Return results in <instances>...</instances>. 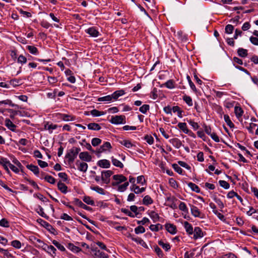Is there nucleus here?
I'll use <instances>...</instances> for the list:
<instances>
[{"instance_id":"a211bd4d","label":"nucleus","mask_w":258,"mask_h":258,"mask_svg":"<svg viewBox=\"0 0 258 258\" xmlns=\"http://www.w3.org/2000/svg\"><path fill=\"white\" fill-rule=\"evenodd\" d=\"M183 226L186 233L189 235H192L194 233L193 227L191 224L187 221H185L183 223Z\"/></svg>"},{"instance_id":"b1692460","label":"nucleus","mask_w":258,"mask_h":258,"mask_svg":"<svg viewBox=\"0 0 258 258\" xmlns=\"http://www.w3.org/2000/svg\"><path fill=\"white\" fill-rule=\"evenodd\" d=\"M26 167L32 172H33L34 174L38 176L39 173V169L37 166L34 165L33 164H28L26 166Z\"/></svg>"},{"instance_id":"de8ad7c7","label":"nucleus","mask_w":258,"mask_h":258,"mask_svg":"<svg viewBox=\"0 0 258 258\" xmlns=\"http://www.w3.org/2000/svg\"><path fill=\"white\" fill-rule=\"evenodd\" d=\"M163 85L165 86L166 88L172 89L175 88L174 86V82L173 80H169L166 83H165Z\"/></svg>"},{"instance_id":"4c0bfd02","label":"nucleus","mask_w":258,"mask_h":258,"mask_svg":"<svg viewBox=\"0 0 258 258\" xmlns=\"http://www.w3.org/2000/svg\"><path fill=\"white\" fill-rule=\"evenodd\" d=\"M151 218L153 220L154 222H156L159 220V216L158 213L155 211H151L149 214Z\"/></svg>"},{"instance_id":"412c9836","label":"nucleus","mask_w":258,"mask_h":258,"mask_svg":"<svg viewBox=\"0 0 258 258\" xmlns=\"http://www.w3.org/2000/svg\"><path fill=\"white\" fill-rule=\"evenodd\" d=\"M190 210L191 214L195 217H201V212L199 209L194 205H190Z\"/></svg>"},{"instance_id":"72a5a7b5","label":"nucleus","mask_w":258,"mask_h":258,"mask_svg":"<svg viewBox=\"0 0 258 258\" xmlns=\"http://www.w3.org/2000/svg\"><path fill=\"white\" fill-rule=\"evenodd\" d=\"M111 161L113 165L116 167H119L120 168H123V164L118 160L114 158L113 157H111Z\"/></svg>"},{"instance_id":"13d9d810","label":"nucleus","mask_w":258,"mask_h":258,"mask_svg":"<svg viewBox=\"0 0 258 258\" xmlns=\"http://www.w3.org/2000/svg\"><path fill=\"white\" fill-rule=\"evenodd\" d=\"M150 109V106L148 104H144L141 106L139 111L144 114H146Z\"/></svg>"},{"instance_id":"aec40b11","label":"nucleus","mask_w":258,"mask_h":258,"mask_svg":"<svg viewBox=\"0 0 258 258\" xmlns=\"http://www.w3.org/2000/svg\"><path fill=\"white\" fill-rule=\"evenodd\" d=\"M166 230L171 234H175L177 232L176 226L172 224H166L165 225Z\"/></svg>"},{"instance_id":"5fc2aeb1","label":"nucleus","mask_w":258,"mask_h":258,"mask_svg":"<svg viewBox=\"0 0 258 258\" xmlns=\"http://www.w3.org/2000/svg\"><path fill=\"white\" fill-rule=\"evenodd\" d=\"M120 143L127 148H131L134 146L131 141L126 140H124L120 141Z\"/></svg>"},{"instance_id":"6ab92c4d","label":"nucleus","mask_w":258,"mask_h":258,"mask_svg":"<svg viewBox=\"0 0 258 258\" xmlns=\"http://www.w3.org/2000/svg\"><path fill=\"white\" fill-rule=\"evenodd\" d=\"M124 94V90L123 89H121L115 91L111 95L112 100H116L119 97L123 95Z\"/></svg>"},{"instance_id":"37998d69","label":"nucleus","mask_w":258,"mask_h":258,"mask_svg":"<svg viewBox=\"0 0 258 258\" xmlns=\"http://www.w3.org/2000/svg\"><path fill=\"white\" fill-rule=\"evenodd\" d=\"M149 228L151 231L157 232L162 229L163 226L160 224H157L156 225H151Z\"/></svg>"},{"instance_id":"680f3d73","label":"nucleus","mask_w":258,"mask_h":258,"mask_svg":"<svg viewBox=\"0 0 258 258\" xmlns=\"http://www.w3.org/2000/svg\"><path fill=\"white\" fill-rule=\"evenodd\" d=\"M186 78H187V80L188 81V84H189V85L190 88L192 90V91L194 92H197V90L196 89V87L195 85H194V84L193 83V82L191 81L190 77L189 76H187Z\"/></svg>"},{"instance_id":"393cba45","label":"nucleus","mask_w":258,"mask_h":258,"mask_svg":"<svg viewBox=\"0 0 258 258\" xmlns=\"http://www.w3.org/2000/svg\"><path fill=\"white\" fill-rule=\"evenodd\" d=\"M127 237L131 238L133 241H135L142 246H143V244H145V241L142 239L138 237H135L131 234H129Z\"/></svg>"},{"instance_id":"bf43d9fd","label":"nucleus","mask_w":258,"mask_h":258,"mask_svg":"<svg viewBox=\"0 0 258 258\" xmlns=\"http://www.w3.org/2000/svg\"><path fill=\"white\" fill-rule=\"evenodd\" d=\"M129 183L128 182H124V183L121 185H120L118 186V191H120V192H123L124 191H125L126 188H127V187L128 186Z\"/></svg>"},{"instance_id":"f03ea898","label":"nucleus","mask_w":258,"mask_h":258,"mask_svg":"<svg viewBox=\"0 0 258 258\" xmlns=\"http://www.w3.org/2000/svg\"><path fill=\"white\" fill-rule=\"evenodd\" d=\"M29 241L35 245V246L37 248H42L43 249L44 245H46V244L41 239L37 238L34 236H31L29 237Z\"/></svg>"},{"instance_id":"338daca9","label":"nucleus","mask_w":258,"mask_h":258,"mask_svg":"<svg viewBox=\"0 0 258 258\" xmlns=\"http://www.w3.org/2000/svg\"><path fill=\"white\" fill-rule=\"evenodd\" d=\"M2 253L4 255V258L13 257V255L9 252L8 249H4Z\"/></svg>"},{"instance_id":"603ef678","label":"nucleus","mask_w":258,"mask_h":258,"mask_svg":"<svg viewBox=\"0 0 258 258\" xmlns=\"http://www.w3.org/2000/svg\"><path fill=\"white\" fill-rule=\"evenodd\" d=\"M90 113L93 116H99L105 114L103 111H100L97 109H93L90 111Z\"/></svg>"},{"instance_id":"f3484780","label":"nucleus","mask_w":258,"mask_h":258,"mask_svg":"<svg viewBox=\"0 0 258 258\" xmlns=\"http://www.w3.org/2000/svg\"><path fill=\"white\" fill-rule=\"evenodd\" d=\"M169 141L176 149H179L183 146L181 141L178 138H173Z\"/></svg>"},{"instance_id":"5701e85b","label":"nucleus","mask_w":258,"mask_h":258,"mask_svg":"<svg viewBox=\"0 0 258 258\" xmlns=\"http://www.w3.org/2000/svg\"><path fill=\"white\" fill-rule=\"evenodd\" d=\"M5 125L11 131L14 132L16 130L17 126L14 124L12 121L8 118L5 120Z\"/></svg>"},{"instance_id":"473e14b6","label":"nucleus","mask_w":258,"mask_h":258,"mask_svg":"<svg viewBox=\"0 0 258 258\" xmlns=\"http://www.w3.org/2000/svg\"><path fill=\"white\" fill-rule=\"evenodd\" d=\"M26 48L32 54L37 55L39 53L38 49L34 46L28 45L26 46Z\"/></svg>"},{"instance_id":"f8f14e48","label":"nucleus","mask_w":258,"mask_h":258,"mask_svg":"<svg viewBox=\"0 0 258 258\" xmlns=\"http://www.w3.org/2000/svg\"><path fill=\"white\" fill-rule=\"evenodd\" d=\"M79 158L85 162H90L92 160V156L88 152H82L79 154Z\"/></svg>"},{"instance_id":"e2e57ef3","label":"nucleus","mask_w":258,"mask_h":258,"mask_svg":"<svg viewBox=\"0 0 258 258\" xmlns=\"http://www.w3.org/2000/svg\"><path fill=\"white\" fill-rule=\"evenodd\" d=\"M101 142L102 141L100 139L94 138L92 139L91 144L93 146L96 147L100 145L101 143Z\"/></svg>"},{"instance_id":"f704fd0d","label":"nucleus","mask_w":258,"mask_h":258,"mask_svg":"<svg viewBox=\"0 0 258 258\" xmlns=\"http://www.w3.org/2000/svg\"><path fill=\"white\" fill-rule=\"evenodd\" d=\"M234 112L236 117L239 118L242 116L243 111L240 107L236 106L234 107Z\"/></svg>"},{"instance_id":"423d86ee","label":"nucleus","mask_w":258,"mask_h":258,"mask_svg":"<svg viewBox=\"0 0 258 258\" xmlns=\"http://www.w3.org/2000/svg\"><path fill=\"white\" fill-rule=\"evenodd\" d=\"M37 222L41 224V225L44 227L51 233H54V232L55 231V229L49 223L42 220V219H37Z\"/></svg>"},{"instance_id":"9d476101","label":"nucleus","mask_w":258,"mask_h":258,"mask_svg":"<svg viewBox=\"0 0 258 258\" xmlns=\"http://www.w3.org/2000/svg\"><path fill=\"white\" fill-rule=\"evenodd\" d=\"M76 164L77 166L78 169L84 173L86 172L88 169V164L85 162H81L79 160H77L76 162Z\"/></svg>"},{"instance_id":"0eeeda50","label":"nucleus","mask_w":258,"mask_h":258,"mask_svg":"<svg viewBox=\"0 0 258 258\" xmlns=\"http://www.w3.org/2000/svg\"><path fill=\"white\" fill-rule=\"evenodd\" d=\"M43 250H44L45 252L48 253L49 255H50L53 257H54L56 255V248L52 245H44L43 248Z\"/></svg>"},{"instance_id":"4be33fe9","label":"nucleus","mask_w":258,"mask_h":258,"mask_svg":"<svg viewBox=\"0 0 258 258\" xmlns=\"http://www.w3.org/2000/svg\"><path fill=\"white\" fill-rule=\"evenodd\" d=\"M92 254L94 258H101L104 252L98 249L97 248H93L91 250Z\"/></svg>"},{"instance_id":"ea45409f","label":"nucleus","mask_w":258,"mask_h":258,"mask_svg":"<svg viewBox=\"0 0 258 258\" xmlns=\"http://www.w3.org/2000/svg\"><path fill=\"white\" fill-rule=\"evenodd\" d=\"M97 101L99 102H109L112 101L111 95H107L105 96L99 97L97 99Z\"/></svg>"},{"instance_id":"9b49d317","label":"nucleus","mask_w":258,"mask_h":258,"mask_svg":"<svg viewBox=\"0 0 258 258\" xmlns=\"http://www.w3.org/2000/svg\"><path fill=\"white\" fill-rule=\"evenodd\" d=\"M0 164L3 166L6 172L8 174H10V171L8 168L9 167H10V161L6 158L2 157L0 158Z\"/></svg>"},{"instance_id":"58836bf2","label":"nucleus","mask_w":258,"mask_h":258,"mask_svg":"<svg viewBox=\"0 0 258 258\" xmlns=\"http://www.w3.org/2000/svg\"><path fill=\"white\" fill-rule=\"evenodd\" d=\"M90 188L92 190H94L101 195H105V191L104 190V189L101 187H100L98 186H91L90 187Z\"/></svg>"},{"instance_id":"0e129e2a","label":"nucleus","mask_w":258,"mask_h":258,"mask_svg":"<svg viewBox=\"0 0 258 258\" xmlns=\"http://www.w3.org/2000/svg\"><path fill=\"white\" fill-rule=\"evenodd\" d=\"M11 245L16 248L19 249L21 247V243L19 240H15L11 242Z\"/></svg>"},{"instance_id":"8fccbe9b","label":"nucleus","mask_w":258,"mask_h":258,"mask_svg":"<svg viewBox=\"0 0 258 258\" xmlns=\"http://www.w3.org/2000/svg\"><path fill=\"white\" fill-rule=\"evenodd\" d=\"M83 201L88 205L94 206V201L91 199V197L89 196H85L83 199Z\"/></svg>"},{"instance_id":"6e6d98bb","label":"nucleus","mask_w":258,"mask_h":258,"mask_svg":"<svg viewBox=\"0 0 258 258\" xmlns=\"http://www.w3.org/2000/svg\"><path fill=\"white\" fill-rule=\"evenodd\" d=\"M81 145L85 147L87 150L92 151V152H94L90 143L86 142L85 139L82 140V143H81Z\"/></svg>"},{"instance_id":"3c124183","label":"nucleus","mask_w":258,"mask_h":258,"mask_svg":"<svg viewBox=\"0 0 258 258\" xmlns=\"http://www.w3.org/2000/svg\"><path fill=\"white\" fill-rule=\"evenodd\" d=\"M179 165L178 164L174 163L172 165V168L174 170L177 172L178 174L182 175L183 174V170L179 166Z\"/></svg>"},{"instance_id":"49530a36","label":"nucleus","mask_w":258,"mask_h":258,"mask_svg":"<svg viewBox=\"0 0 258 258\" xmlns=\"http://www.w3.org/2000/svg\"><path fill=\"white\" fill-rule=\"evenodd\" d=\"M224 119L226 122L227 124L230 127L233 128L234 127V123L231 121L228 115L225 114L224 115Z\"/></svg>"},{"instance_id":"a18cd8bd","label":"nucleus","mask_w":258,"mask_h":258,"mask_svg":"<svg viewBox=\"0 0 258 258\" xmlns=\"http://www.w3.org/2000/svg\"><path fill=\"white\" fill-rule=\"evenodd\" d=\"M188 187H189L191 188V189L192 191H195L197 193H199L200 192V188L196 184H195L192 182H189L188 183Z\"/></svg>"},{"instance_id":"dca6fc26","label":"nucleus","mask_w":258,"mask_h":258,"mask_svg":"<svg viewBox=\"0 0 258 258\" xmlns=\"http://www.w3.org/2000/svg\"><path fill=\"white\" fill-rule=\"evenodd\" d=\"M145 189V187L140 188V187L136 184L132 185L130 187V190L136 194H141L144 192Z\"/></svg>"},{"instance_id":"69168bd1","label":"nucleus","mask_w":258,"mask_h":258,"mask_svg":"<svg viewBox=\"0 0 258 258\" xmlns=\"http://www.w3.org/2000/svg\"><path fill=\"white\" fill-rule=\"evenodd\" d=\"M219 183L220 186L225 189H228L230 187L229 183L225 180H219Z\"/></svg>"},{"instance_id":"2f4dec72","label":"nucleus","mask_w":258,"mask_h":258,"mask_svg":"<svg viewBox=\"0 0 258 258\" xmlns=\"http://www.w3.org/2000/svg\"><path fill=\"white\" fill-rule=\"evenodd\" d=\"M153 200L149 195L144 197L143 200V204L146 206H148L153 204Z\"/></svg>"},{"instance_id":"cd10ccee","label":"nucleus","mask_w":258,"mask_h":258,"mask_svg":"<svg viewBox=\"0 0 258 258\" xmlns=\"http://www.w3.org/2000/svg\"><path fill=\"white\" fill-rule=\"evenodd\" d=\"M172 111L174 113H177V116L180 117L182 118V113L183 112V111L178 106H174L172 107Z\"/></svg>"},{"instance_id":"c756f323","label":"nucleus","mask_w":258,"mask_h":258,"mask_svg":"<svg viewBox=\"0 0 258 258\" xmlns=\"http://www.w3.org/2000/svg\"><path fill=\"white\" fill-rule=\"evenodd\" d=\"M67 247L72 251L74 252H79L81 250V249L80 247L75 246L72 243H69L67 245Z\"/></svg>"},{"instance_id":"39448f33","label":"nucleus","mask_w":258,"mask_h":258,"mask_svg":"<svg viewBox=\"0 0 258 258\" xmlns=\"http://www.w3.org/2000/svg\"><path fill=\"white\" fill-rule=\"evenodd\" d=\"M56 116L58 118L65 121H74L76 119L75 116L70 114L59 113L56 114Z\"/></svg>"},{"instance_id":"c9c22d12","label":"nucleus","mask_w":258,"mask_h":258,"mask_svg":"<svg viewBox=\"0 0 258 258\" xmlns=\"http://www.w3.org/2000/svg\"><path fill=\"white\" fill-rule=\"evenodd\" d=\"M36 211L41 217L46 219L48 218V216L44 213L43 209L42 208L41 206H38V208L36 210Z\"/></svg>"},{"instance_id":"7ed1b4c3","label":"nucleus","mask_w":258,"mask_h":258,"mask_svg":"<svg viewBox=\"0 0 258 258\" xmlns=\"http://www.w3.org/2000/svg\"><path fill=\"white\" fill-rule=\"evenodd\" d=\"M113 172L111 170L103 171L101 172V180L104 183L108 184L110 182V177Z\"/></svg>"},{"instance_id":"2eb2a0df","label":"nucleus","mask_w":258,"mask_h":258,"mask_svg":"<svg viewBox=\"0 0 258 258\" xmlns=\"http://www.w3.org/2000/svg\"><path fill=\"white\" fill-rule=\"evenodd\" d=\"M74 203L78 205L79 207L83 208V209H85L87 211H91L92 210V208L90 207L87 206L85 204H84L81 201H80L79 199L75 198Z\"/></svg>"},{"instance_id":"c85d7f7f","label":"nucleus","mask_w":258,"mask_h":258,"mask_svg":"<svg viewBox=\"0 0 258 258\" xmlns=\"http://www.w3.org/2000/svg\"><path fill=\"white\" fill-rule=\"evenodd\" d=\"M88 129L93 131H99L101 129L100 125L97 123H90L87 125Z\"/></svg>"},{"instance_id":"e433bc0d","label":"nucleus","mask_w":258,"mask_h":258,"mask_svg":"<svg viewBox=\"0 0 258 258\" xmlns=\"http://www.w3.org/2000/svg\"><path fill=\"white\" fill-rule=\"evenodd\" d=\"M177 126L185 134H186V132L188 131L186 123L185 122H179L177 124Z\"/></svg>"},{"instance_id":"1a4fd4ad","label":"nucleus","mask_w":258,"mask_h":258,"mask_svg":"<svg viewBox=\"0 0 258 258\" xmlns=\"http://www.w3.org/2000/svg\"><path fill=\"white\" fill-rule=\"evenodd\" d=\"M77 155L75 154L73 151L71 149L66 154L65 158L68 159V164L71 165L76 158Z\"/></svg>"},{"instance_id":"864d4df0","label":"nucleus","mask_w":258,"mask_h":258,"mask_svg":"<svg viewBox=\"0 0 258 258\" xmlns=\"http://www.w3.org/2000/svg\"><path fill=\"white\" fill-rule=\"evenodd\" d=\"M179 209L180 210L183 211L185 213H188V208L186 207V204L184 202H180L179 205Z\"/></svg>"},{"instance_id":"a19ab883","label":"nucleus","mask_w":258,"mask_h":258,"mask_svg":"<svg viewBox=\"0 0 258 258\" xmlns=\"http://www.w3.org/2000/svg\"><path fill=\"white\" fill-rule=\"evenodd\" d=\"M2 104L9 105L12 107H15L18 108H19L18 105L13 103L12 101L9 99L0 101V105Z\"/></svg>"},{"instance_id":"ddd939ff","label":"nucleus","mask_w":258,"mask_h":258,"mask_svg":"<svg viewBox=\"0 0 258 258\" xmlns=\"http://www.w3.org/2000/svg\"><path fill=\"white\" fill-rule=\"evenodd\" d=\"M193 234V238L194 239H197L204 236V233L202 230V229L199 227H196L195 228Z\"/></svg>"},{"instance_id":"6e6552de","label":"nucleus","mask_w":258,"mask_h":258,"mask_svg":"<svg viewBox=\"0 0 258 258\" xmlns=\"http://www.w3.org/2000/svg\"><path fill=\"white\" fill-rule=\"evenodd\" d=\"M85 32L90 36L97 37L100 35V33L95 27H90L85 30Z\"/></svg>"},{"instance_id":"a878e982","label":"nucleus","mask_w":258,"mask_h":258,"mask_svg":"<svg viewBox=\"0 0 258 258\" xmlns=\"http://www.w3.org/2000/svg\"><path fill=\"white\" fill-rule=\"evenodd\" d=\"M176 200V199L174 197L170 196L166 198V201L169 202L170 203V205H169L168 206L173 209H175L177 208V206L175 203V202Z\"/></svg>"},{"instance_id":"4468645a","label":"nucleus","mask_w":258,"mask_h":258,"mask_svg":"<svg viewBox=\"0 0 258 258\" xmlns=\"http://www.w3.org/2000/svg\"><path fill=\"white\" fill-rule=\"evenodd\" d=\"M97 164L98 166L103 168H109L110 167V163L107 159H102L98 161Z\"/></svg>"},{"instance_id":"09e8293b","label":"nucleus","mask_w":258,"mask_h":258,"mask_svg":"<svg viewBox=\"0 0 258 258\" xmlns=\"http://www.w3.org/2000/svg\"><path fill=\"white\" fill-rule=\"evenodd\" d=\"M52 243L61 251H65V247L55 240H53Z\"/></svg>"},{"instance_id":"4d7b16f0","label":"nucleus","mask_w":258,"mask_h":258,"mask_svg":"<svg viewBox=\"0 0 258 258\" xmlns=\"http://www.w3.org/2000/svg\"><path fill=\"white\" fill-rule=\"evenodd\" d=\"M44 179L47 182H48L51 184H54L55 182V179L54 177H53L52 176L49 175H46L44 177Z\"/></svg>"},{"instance_id":"052dcab7","label":"nucleus","mask_w":258,"mask_h":258,"mask_svg":"<svg viewBox=\"0 0 258 258\" xmlns=\"http://www.w3.org/2000/svg\"><path fill=\"white\" fill-rule=\"evenodd\" d=\"M135 233L137 234H139L140 233H143L145 232V229L143 226H142L141 225H139V226L135 228Z\"/></svg>"},{"instance_id":"c03bdc74","label":"nucleus","mask_w":258,"mask_h":258,"mask_svg":"<svg viewBox=\"0 0 258 258\" xmlns=\"http://www.w3.org/2000/svg\"><path fill=\"white\" fill-rule=\"evenodd\" d=\"M158 244L161 246L165 251H168L171 247L168 243H164L163 241L160 240L158 241Z\"/></svg>"},{"instance_id":"7c9ffc66","label":"nucleus","mask_w":258,"mask_h":258,"mask_svg":"<svg viewBox=\"0 0 258 258\" xmlns=\"http://www.w3.org/2000/svg\"><path fill=\"white\" fill-rule=\"evenodd\" d=\"M238 55L241 57H245L248 55V51L247 49L239 48L237 50Z\"/></svg>"},{"instance_id":"79ce46f5","label":"nucleus","mask_w":258,"mask_h":258,"mask_svg":"<svg viewBox=\"0 0 258 258\" xmlns=\"http://www.w3.org/2000/svg\"><path fill=\"white\" fill-rule=\"evenodd\" d=\"M182 99L189 106H192L193 105L192 99L189 96L184 95L182 97Z\"/></svg>"},{"instance_id":"bb28decb","label":"nucleus","mask_w":258,"mask_h":258,"mask_svg":"<svg viewBox=\"0 0 258 258\" xmlns=\"http://www.w3.org/2000/svg\"><path fill=\"white\" fill-rule=\"evenodd\" d=\"M58 189L63 194H66L68 191V187L66 184L62 183L61 181H59L57 183Z\"/></svg>"},{"instance_id":"774afa93","label":"nucleus","mask_w":258,"mask_h":258,"mask_svg":"<svg viewBox=\"0 0 258 258\" xmlns=\"http://www.w3.org/2000/svg\"><path fill=\"white\" fill-rule=\"evenodd\" d=\"M234 30V27L230 24L226 26L225 28V33L227 34H231Z\"/></svg>"},{"instance_id":"f257e3e1","label":"nucleus","mask_w":258,"mask_h":258,"mask_svg":"<svg viewBox=\"0 0 258 258\" xmlns=\"http://www.w3.org/2000/svg\"><path fill=\"white\" fill-rule=\"evenodd\" d=\"M110 122L114 124H124L126 122L125 116L123 115L112 116Z\"/></svg>"},{"instance_id":"20e7f679","label":"nucleus","mask_w":258,"mask_h":258,"mask_svg":"<svg viewBox=\"0 0 258 258\" xmlns=\"http://www.w3.org/2000/svg\"><path fill=\"white\" fill-rule=\"evenodd\" d=\"M113 179L115 180V182H112L113 186L118 185L121 182H125L127 180V178L122 174H116L113 176Z\"/></svg>"}]
</instances>
